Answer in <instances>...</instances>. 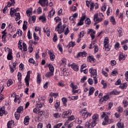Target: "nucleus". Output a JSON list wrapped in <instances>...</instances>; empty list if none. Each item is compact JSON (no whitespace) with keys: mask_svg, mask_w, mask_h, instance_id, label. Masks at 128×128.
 Masks as SVG:
<instances>
[{"mask_svg":"<svg viewBox=\"0 0 128 128\" xmlns=\"http://www.w3.org/2000/svg\"><path fill=\"white\" fill-rule=\"evenodd\" d=\"M86 102L82 103L80 106V108H84L82 109L80 111V115L82 116V118H84V120H86V118H87L88 116H92V112H86Z\"/></svg>","mask_w":128,"mask_h":128,"instance_id":"f257e3e1","label":"nucleus"},{"mask_svg":"<svg viewBox=\"0 0 128 128\" xmlns=\"http://www.w3.org/2000/svg\"><path fill=\"white\" fill-rule=\"evenodd\" d=\"M89 72L91 74V78H94V82L95 84H98V75H96V69H92V68H91L89 70Z\"/></svg>","mask_w":128,"mask_h":128,"instance_id":"f03ea898","label":"nucleus"},{"mask_svg":"<svg viewBox=\"0 0 128 128\" xmlns=\"http://www.w3.org/2000/svg\"><path fill=\"white\" fill-rule=\"evenodd\" d=\"M101 116L102 118H104V122H107L108 124H112V122H114V120L110 119V118H108L109 116L108 115L106 114V112H102V115Z\"/></svg>","mask_w":128,"mask_h":128,"instance_id":"7ed1b4c3","label":"nucleus"},{"mask_svg":"<svg viewBox=\"0 0 128 128\" xmlns=\"http://www.w3.org/2000/svg\"><path fill=\"white\" fill-rule=\"evenodd\" d=\"M66 25L64 24L62 26V22H60L56 27L55 28V30L56 32H58V33L62 34L64 30V28H66Z\"/></svg>","mask_w":128,"mask_h":128,"instance_id":"20e7f679","label":"nucleus"},{"mask_svg":"<svg viewBox=\"0 0 128 128\" xmlns=\"http://www.w3.org/2000/svg\"><path fill=\"white\" fill-rule=\"evenodd\" d=\"M104 16V14L102 13V14H96L94 15V22H102V18H100L99 16Z\"/></svg>","mask_w":128,"mask_h":128,"instance_id":"39448f33","label":"nucleus"},{"mask_svg":"<svg viewBox=\"0 0 128 128\" xmlns=\"http://www.w3.org/2000/svg\"><path fill=\"white\" fill-rule=\"evenodd\" d=\"M108 42V37L105 38L104 44V48H105V50H106V52H109V50H110V48L109 46Z\"/></svg>","mask_w":128,"mask_h":128,"instance_id":"423d86ee","label":"nucleus"},{"mask_svg":"<svg viewBox=\"0 0 128 128\" xmlns=\"http://www.w3.org/2000/svg\"><path fill=\"white\" fill-rule=\"evenodd\" d=\"M32 72L30 71H28L27 72V75L26 78H25V82L26 84V86H30V73Z\"/></svg>","mask_w":128,"mask_h":128,"instance_id":"0eeeda50","label":"nucleus"},{"mask_svg":"<svg viewBox=\"0 0 128 128\" xmlns=\"http://www.w3.org/2000/svg\"><path fill=\"white\" fill-rule=\"evenodd\" d=\"M92 122L96 124V122L98 120V114H95L92 116Z\"/></svg>","mask_w":128,"mask_h":128,"instance_id":"6e6552de","label":"nucleus"},{"mask_svg":"<svg viewBox=\"0 0 128 128\" xmlns=\"http://www.w3.org/2000/svg\"><path fill=\"white\" fill-rule=\"evenodd\" d=\"M38 2L42 6H48V0H40Z\"/></svg>","mask_w":128,"mask_h":128,"instance_id":"1a4fd4ad","label":"nucleus"},{"mask_svg":"<svg viewBox=\"0 0 128 128\" xmlns=\"http://www.w3.org/2000/svg\"><path fill=\"white\" fill-rule=\"evenodd\" d=\"M48 54L50 56V60L52 62H54V58H56V56H54V52L52 50H49L48 51Z\"/></svg>","mask_w":128,"mask_h":128,"instance_id":"9d476101","label":"nucleus"},{"mask_svg":"<svg viewBox=\"0 0 128 128\" xmlns=\"http://www.w3.org/2000/svg\"><path fill=\"white\" fill-rule=\"evenodd\" d=\"M55 14H56V10L54 8H52V10L50 11L48 14V18H52L54 16Z\"/></svg>","mask_w":128,"mask_h":128,"instance_id":"9b49d317","label":"nucleus"},{"mask_svg":"<svg viewBox=\"0 0 128 128\" xmlns=\"http://www.w3.org/2000/svg\"><path fill=\"white\" fill-rule=\"evenodd\" d=\"M54 76V72L51 71L47 72L45 74V76L47 78H50L51 76Z\"/></svg>","mask_w":128,"mask_h":128,"instance_id":"f8f14e48","label":"nucleus"},{"mask_svg":"<svg viewBox=\"0 0 128 128\" xmlns=\"http://www.w3.org/2000/svg\"><path fill=\"white\" fill-rule=\"evenodd\" d=\"M108 98H110V96H108L106 95L105 96H104V98H101L100 100V102H103L104 101L106 102L108 100Z\"/></svg>","mask_w":128,"mask_h":128,"instance_id":"ddd939ff","label":"nucleus"},{"mask_svg":"<svg viewBox=\"0 0 128 128\" xmlns=\"http://www.w3.org/2000/svg\"><path fill=\"white\" fill-rule=\"evenodd\" d=\"M71 68H73L75 72H78V66L76 64H73L71 65Z\"/></svg>","mask_w":128,"mask_h":128,"instance_id":"4468645a","label":"nucleus"},{"mask_svg":"<svg viewBox=\"0 0 128 128\" xmlns=\"http://www.w3.org/2000/svg\"><path fill=\"white\" fill-rule=\"evenodd\" d=\"M88 56V54H86V52H80L78 54V56H82V58H84V56Z\"/></svg>","mask_w":128,"mask_h":128,"instance_id":"2eb2a0df","label":"nucleus"},{"mask_svg":"<svg viewBox=\"0 0 128 128\" xmlns=\"http://www.w3.org/2000/svg\"><path fill=\"white\" fill-rule=\"evenodd\" d=\"M88 60L92 64H94V62H96V59H94V56H89L88 57Z\"/></svg>","mask_w":128,"mask_h":128,"instance_id":"dca6fc26","label":"nucleus"},{"mask_svg":"<svg viewBox=\"0 0 128 128\" xmlns=\"http://www.w3.org/2000/svg\"><path fill=\"white\" fill-rule=\"evenodd\" d=\"M30 122V116H26L25 117L24 119V124L26 126H28V122Z\"/></svg>","mask_w":128,"mask_h":128,"instance_id":"f3484780","label":"nucleus"},{"mask_svg":"<svg viewBox=\"0 0 128 128\" xmlns=\"http://www.w3.org/2000/svg\"><path fill=\"white\" fill-rule=\"evenodd\" d=\"M87 126L88 128H94V126H95L96 124V123H94V122H92V124H90V122H87Z\"/></svg>","mask_w":128,"mask_h":128,"instance_id":"a211bd4d","label":"nucleus"},{"mask_svg":"<svg viewBox=\"0 0 128 128\" xmlns=\"http://www.w3.org/2000/svg\"><path fill=\"white\" fill-rule=\"evenodd\" d=\"M44 32L46 34L47 36H50V29L48 28H46V30L45 28H43Z\"/></svg>","mask_w":128,"mask_h":128,"instance_id":"6ab92c4d","label":"nucleus"},{"mask_svg":"<svg viewBox=\"0 0 128 128\" xmlns=\"http://www.w3.org/2000/svg\"><path fill=\"white\" fill-rule=\"evenodd\" d=\"M70 114H72V110H68V111H65L63 112L62 116H70Z\"/></svg>","mask_w":128,"mask_h":128,"instance_id":"aec40b11","label":"nucleus"},{"mask_svg":"<svg viewBox=\"0 0 128 128\" xmlns=\"http://www.w3.org/2000/svg\"><path fill=\"white\" fill-rule=\"evenodd\" d=\"M12 51H9L7 56V58L8 60H12Z\"/></svg>","mask_w":128,"mask_h":128,"instance_id":"412c9836","label":"nucleus"},{"mask_svg":"<svg viewBox=\"0 0 128 128\" xmlns=\"http://www.w3.org/2000/svg\"><path fill=\"white\" fill-rule=\"evenodd\" d=\"M48 68L50 72H54V66H52V64H48Z\"/></svg>","mask_w":128,"mask_h":128,"instance_id":"4be33fe9","label":"nucleus"},{"mask_svg":"<svg viewBox=\"0 0 128 128\" xmlns=\"http://www.w3.org/2000/svg\"><path fill=\"white\" fill-rule=\"evenodd\" d=\"M62 100L64 106H66V102H68V99H66V98H62Z\"/></svg>","mask_w":128,"mask_h":128,"instance_id":"5701e85b","label":"nucleus"},{"mask_svg":"<svg viewBox=\"0 0 128 128\" xmlns=\"http://www.w3.org/2000/svg\"><path fill=\"white\" fill-rule=\"evenodd\" d=\"M75 46H76V43H74V42H70L69 43L68 45L67 46V48H70L71 46H72V48H74Z\"/></svg>","mask_w":128,"mask_h":128,"instance_id":"b1692460","label":"nucleus"},{"mask_svg":"<svg viewBox=\"0 0 128 128\" xmlns=\"http://www.w3.org/2000/svg\"><path fill=\"white\" fill-rule=\"evenodd\" d=\"M41 82H42V78H40V73H38L37 82L38 84H40Z\"/></svg>","mask_w":128,"mask_h":128,"instance_id":"393cba45","label":"nucleus"},{"mask_svg":"<svg viewBox=\"0 0 128 128\" xmlns=\"http://www.w3.org/2000/svg\"><path fill=\"white\" fill-rule=\"evenodd\" d=\"M15 16H16L15 19L16 22H18V20H20V12L16 13Z\"/></svg>","mask_w":128,"mask_h":128,"instance_id":"a878e982","label":"nucleus"},{"mask_svg":"<svg viewBox=\"0 0 128 128\" xmlns=\"http://www.w3.org/2000/svg\"><path fill=\"white\" fill-rule=\"evenodd\" d=\"M18 104H20V96L16 95L15 96L14 102H18Z\"/></svg>","mask_w":128,"mask_h":128,"instance_id":"bb28decb","label":"nucleus"},{"mask_svg":"<svg viewBox=\"0 0 128 128\" xmlns=\"http://www.w3.org/2000/svg\"><path fill=\"white\" fill-rule=\"evenodd\" d=\"M117 126L118 128H124V123H122L120 122H118Z\"/></svg>","mask_w":128,"mask_h":128,"instance_id":"cd10ccee","label":"nucleus"},{"mask_svg":"<svg viewBox=\"0 0 128 128\" xmlns=\"http://www.w3.org/2000/svg\"><path fill=\"white\" fill-rule=\"evenodd\" d=\"M125 58H124V54L120 53L119 56V60H124Z\"/></svg>","mask_w":128,"mask_h":128,"instance_id":"c85d7f7f","label":"nucleus"},{"mask_svg":"<svg viewBox=\"0 0 128 128\" xmlns=\"http://www.w3.org/2000/svg\"><path fill=\"white\" fill-rule=\"evenodd\" d=\"M14 116L16 120H20V113L16 112L14 114Z\"/></svg>","mask_w":128,"mask_h":128,"instance_id":"c756f323","label":"nucleus"},{"mask_svg":"<svg viewBox=\"0 0 128 128\" xmlns=\"http://www.w3.org/2000/svg\"><path fill=\"white\" fill-rule=\"evenodd\" d=\"M94 87L91 88L89 90L88 96H92V94H94Z\"/></svg>","mask_w":128,"mask_h":128,"instance_id":"7c9ffc66","label":"nucleus"},{"mask_svg":"<svg viewBox=\"0 0 128 128\" xmlns=\"http://www.w3.org/2000/svg\"><path fill=\"white\" fill-rule=\"evenodd\" d=\"M42 106H44V103L40 102H37V107L39 108H42Z\"/></svg>","mask_w":128,"mask_h":128,"instance_id":"2f4dec72","label":"nucleus"},{"mask_svg":"<svg viewBox=\"0 0 128 128\" xmlns=\"http://www.w3.org/2000/svg\"><path fill=\"white\" fill-rule=\"evenodd\" d=\"M22 40H20L18 43V46L20 50H22Z\"/></svg>","mask_w":128,"mask_h":128,"instance_id":"473e14b6","label":"nucleus"},{"mask_svg":"<svg viewBox=\"0 0 128 128\" xmlns=\"http://www.w3.org/2000/svg\"><path fill=\"white\" fill-rule=\"evenodd\" d=\"M40 20H42V22H46V18L44 16H40L39 18Z\"/></svg>","mask_w":128,"mask_h":128,"instance_id":"72a5a7b5","label":"nucleus"},{"mask_svg":"<svg viewBox=\"0 0 128 128\" xmlns=\"http://www.w3.org/2000/svg\"><path fill=\"white\" fill-rule=\"evenodd\" d=\"M120 92H118V90H115L114 91H112L111 92H110V94H114V95H116V94H120Z\"/></svg>","mask_w":128,"mask_h":128,"instance_id":"f704fd0d","label":"nucleus"},{"mask_svg":"<svg viewBox=\"0 0 128 128\" xmlns=\"http://www.w3.org/2000/svg\"><path fill=\"white\" fill-rule=\"evenodd\" d=\"M22 110H24V107H22V106H20L18 108L16 112H19L20 114V112H22Z\"/></svg>","mask_w":128,"mask_h":128,"instance_id":"c9c22d12","label":"nucleus"},{"mask_svg":"<svg viewBox=\"0 0 128 128\" xmlns=\"http://www.w3.org/2000/svg\"><path fill=\"white\" fill-rule=\"evenodd\" d=\"M4 108H0V116H2L4 115Z\"/></svg>","mask_w":128,"mask_h":128,"instance_id":"e433bc0d","label":"nucleus"},{"mask_svg":"<svg viewBox=\"0 0 128 128\" xmlns=\"http://www.w3.org/2000/svg\"><path fill=\"white\" fill-rule=\"evenodd\" d=\"M92 40H94V36H96V31L94 30L90 34Z\"/></svg>","mask_w":128,"mask_h":128,"instance_id":"4c0bfd02","label":"nucleus"},{"mask_svg":"<svg viewBox=\"0 0 128 128\" xmlns=\"http://www.w3.org/2000/svg\"><path fill=\"white\" fill-rule=\"evenodd\" d=\"M22 74L20 72H18V80L19 82H20L22 80Z\"/></svg>","mask_w":128,"mask_h":128,"instance_id":"58836bf2","label":"nucleus"},{"mask_svg":"<svg viewBox=\"0 0 128 128\" xmlns=\"http://www.w3.org/2000/svg\"><path fill=\"white\" fill-rule=\"evenodd\" d=\"M110 20L112 24L114 25L116 24V20H114V18L111 17Z\"/></svg>","mask_w":128,"mask_h":128,"instance_id":"ea45409f","label":"nucleus"},{"mask_svg":"<svg viewBox=\"0 0 128 128\" xmlns=\"http://www.w3.org/2000/svg\"><path fill=\"white\" fill-rule=\"evenodd\" d=\"M128 86V84L126 83H124L123 84L120 86V88H122V90H124V88H126Z\"/></svg>","mask_w":128,"mask_h":128,"instance_id":"a19ab883","label":"nucleus"},{"mask_svg":"<svg viewBox=\"0 0 128 128\" xmlns=\"http://www.w3.org/2000/svg\"><path fill=\"white\" fill-rule=\"evenodd\" d=\"M85 24H92V22L90 21V18H88L85 20Z\"/></svg>","mask_w":128,"mask_h":128,"instance_id":"79ce46f5","label":"nucleus"},{"mask_svg":"<svg viewBox=\"0 0 128 128\" xmlns=\"http://www.w3.org/2000/svg\"><path fill=\"white\" fill-rule=\"evenodd\" d=\"M22 44L24 48L23 50L24 52H26V50H28V48H26V44L24 42H22Z\"/></svg>","mask_w":128,"mask_h":128,"instance_id":"37998d69","label":"nucleus"},{"mask_svg":"<svg viewBox=\"0 0 128 128\" xmlns=\"http://www.w3.org/2000/svg\"><path fill=\"white\" fill-rule=\"evenodd\" d=\"M12 84V80H9L7 82L8 86H10Z\"/></svg>","mask_w":128,"mask_h":128,"instance_id":"c03bdc74","label":"nucleus"},{"mask_svg":"<svg viewBox=\"0 0 128 128\" xmlns=\"http://www.w3.org/2000/svg\"><path fill=\"white\" fill-rule=\"evenodd\" d=\"M50 96H58V93L51 92L50 94Z\"/></svg>","mask_w":128,"mask_h":128,"instance_id":"a18cd8bd","label":"nucleus"},{"mask_svg":"<svg viewBox=\"0 0 128 128\" xmlns=\"http://www.w3.org/2000/svg\"><path fill=\"white\" fill-rule=\"evenodd\" d=\"M102 84L104 86V88H106V83L104 82V80H102L101 82Z\"/></svg>","mask_w":128,"mask_h":128,"instance_id":"49530a36","label":"nucleus"},{"mask_svg":"<svg viewBox=\"0 0 128 128\" xmlns=\"http://www.w3.org/2000/svg\"><path fill=\"white\" fill-rule=\"evenodd\" d=\"M94 8V3L92 2L90 5V10H92Z\"/></svg>","mask_w":128,"mask_h":128,"instance_id":"de8ad7c7","label":"nucleus"},{"mask_svg":"<svg viewBox=\"0 0 128 128\" xmlns=\"http://www.w3.org/2000/svg\"><path fill=\"white\" fill-rule=\"evenodd\" d=\"M34 39L36 40L37 42H38V40H40V38H38V36H36L35 32L34 33Z\"/></svg>","mask_w":128,"mask_h":128,"instance_id":"09e8293b","label":"nucleus"},{"mask_svg":"<svg viewBox=\"0 0 128 128\" xmlns=\"http://www.w3.org/2000/svg\"><path fill=\"white\" fill-rule=\"evenodd\" d=\"M111 74L114 76H116L118 75V71L116 70L112 71L111 73Z\"/></svg>","mask_w":128,"mask_h":128,"instance_id":"8fccbe9b","label":"nucleus"},{"mask_svg":"<svg viewBox=\"0 0 128 128\" xmlns=\"http://www.w3.org/2000/svg\"><path fill=\"white\" fill-rule=\"evenodd\" d=\"M74 118H75L74 116H71L68 117V120L72 122V120H74Z\"/></svg>","mask_w":128,"mask_h":128,"instance_id":"3c124183","label":"nucleus"},{"mask_svg":"<svg viewBox=\"0 0 128 128\" xmlns=\"http://www.w3.org/2000/svg\"><path fill=\"white\" fill-rule=\"evenodd\" d=\"M54 20L56 21V22H60L61 20L60 17L57 16L54 18Z\"/></svg>","mask_w":128,"mask_h":128,"instance_id":"603ef678","label":"nucleus"},{"mask_svg":"<svg viewBox=\"0 0 128 128\" xmlns=\"http://www.w3.org/2000/svg\"><path fill=\"white\" fill-rule=\"evenodd\" d=\"M62 126V124L59 123L54 126V128H60V126Z\"/></svg>","mask_w":128,"mask_h":128,"instance_id":"864d4df0","label":"nucleus"},{"mask_svg":"<svg viewBox=\"0 0 128 128\" xmlns=\"http://www.w3.org/2000/svg\"><path fill=\"white\" fill-rule=\"evenodd\" d=\"M32 8H30L26 11V13L28 14H32Z\"/></svg>","mask_w":128,"mask_h":128,"instance_id":"5fc2aeb1","label":"nucleus"},{"mask_svg":"<svg viewBox=\"0 0 128 128\" xmlns=\"http://www.w3.org/2000/svg\"><path fill=\"white\" fill-rule=\"evenodd\" d=\"M84 68H86V64H83L82 66H81V68L80 70V72H82V70Z\"/></svg>","mask_w":128,"mask_h":128,"instance_id":"6e6d98bb","label":"nucleus"},{"mask_svg":"<svg viewBox=\"0 0 128 128\" xmlns=\"http://www.w3.org/2000/svg\"><path fill=\"white\" fill-rule=\"evenodd\" d=\"M28 62H30V64H34V58H30Z\"/></svg>","mask_w":128,"mask_h":128,"instance_id":"4d7b16f0","label":"nucleus"},{"mask_svg":"<svg viewBox=\"0 0 128 128\" xmlns=\"http://www.w3.org/2000/svg\"><path fill=\"white\" fill-rule=\"evenodd\" d=\"M114 48L116 50H118L120 48V43H116L115 46H114Z\"/></svg>","mask_w":128,"mask_h":128,"instance_id":"13d9d810","label":"nucleus"},{"mask_svg":"<svg viewBox=\"0 0 128 128\" xmlns=\"http://www.w3.org/2000/svg\"><path fill=\"white\" fill-rule=\"evenodd\" d=\"M17 32L18 36H22V30H18Z\"/></svg>","mask_w":128,"mask_h":128,"instance_id":"bf43d9fd","label":"nucleus"},{"mask_svg":"<svg viewBox=\"0 0 128 128\" xmlns=\"http://www.w3.org/2000/svg\"><path fill=\"white\" fill-rule=\"evenodd\" d=\"M60 102L58 101L56 102V103L55 104V108H60Z\"/></svg>","mask_w":128,"mask_h":128,"instance_id":"052dcab7","label":"nucleus"},{"mask_svg":"<svg viewBox=\"0 0 128 128\" xmlns=\"http://www.w3.org/2000/svg\"><path fill=\"white\" fill-rule=\"evenodd\" d=\"M28 40H30V38H32V36L30 35V30L28 31Z\"/></svg>","mask_w":128,"mask_h":128,"instance_id":"680f3d73","label":"nucleus"},{"mask_svg":"<svg viewBox=\"0 0 128 128\" xmlns=\"http://www.w3.org/2000/svg\"><path fill=\"white\" fill-rule=\"evenodd\" d=\"M124 111V110L122 109V108L119 106L118 108V112H120V114H121V112H122Z\"/></svg>","mask_w":128,"mask_h":128,"instance_id":"e2e57ef3","label":"nucleus"},{"mask_svg":"<svg viewBox=\"0 0 128 128\" xmlns=\"http://www.w3.org/2000/svg\"><path fill=\"white\" fill-rule=\"evenodd\" d=\"M88 82L89 84H94V81L92 80V79L89 78L88 80Z\"/></svg>","mask_w":128,"mask_h":128,"instance_id":"0e129e2a","label":"nucleus"},{"mask_svg":"<svg viewBox=\"0 0 128 128\" xmlns=\"http://www.w3.org/2000/svg\"><path fill=\"white\" fill-rule=\"evenodd\" d=\"M123 104H124V108H126V106H128V102H126V100H124L123 101Z\"/></svg>","mask_w":128,"mask_h":128,"instance_id":"69168bd1","label":"nucleus"},{"mask_svg":"<svg viewBox=\"0 0 128 128\" xmlns=\"http://www.w3.org/2000/svg\"><path fill=\"white\" fill-rule=\"evenodd\" d=\"M62 9H60L58 11V16H62Z\"/></svg>","mask_w":128,"mask_h":128,"instance_id":"338daca9","label":"nucleus"},{"mask_svg":"<svg viewBox=\"0 0 128 128\" xmlns=\"http://www.w3.org/2000/svg\"><path fill=\"white\" fill-rule=\"evenodd\" d=\"M126 80L127 82H128V71L125 73Z\"/></svg>","mask_w":128,"mask_h":128,"instance_id":"774afa93","label":"nucleus"}]
</instances>
